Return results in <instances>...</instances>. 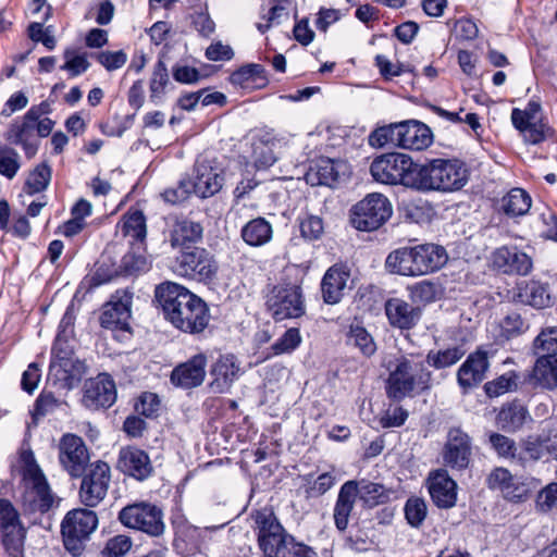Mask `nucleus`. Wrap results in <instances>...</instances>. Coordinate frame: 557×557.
Segmentation results:
<instances>
[{
	"instance_id": "4c0bfd02",
	"label": "nucleus",
	"mask_w": 557,
	"mask_h": 557,
	"mask_svg": "<svg viewBox=\"0 0 557 557\" xmlns=\"http://www.w3.org/2000/svg\"><path fill=\"white\" fill-rule=\"evenodd\" d=\"M0 542L10 557H23L26 528L21 524L10 529H0Z\"/></svg>"
},
{
	"instance_id": "6e6d98bb",
	"label": "nucleus",
	"mask_w": 557,
	"mask_h": 557,
	"mask_svg": "<svg viewBox=\"0 0 557 557\" xmlns=\"http://www.w3.org/2000/svg\"><path fill=\"white\" fill-rule=\"evenodd\" d=\"M301 344V335L297 327H290L272 344L271 350L273 355L290 354Z\"/></svg>"
},
{
	"instance_id": "e2e57ef3",
	"label": "nucleus",
	"mask_w": 557,
	"mask_h": 557,
	"mask_svg": "<svg viewBox=\"0 0 557 557\" xmlns=\"http://www.w3.org/2000/svg\"><path fill=\"white\" fill-rule=\"evenodd\" d=\"M161 401L157 394L145 392L143 393L135 404V411L139 416L146 418H157L160 410Z\"/></svg>"
},
{
	"instance_id": "5701e85b",
	"label": "nucleus",
	"mask_w": 557,
	"mask_h": 557,
	"mask_svg": "<svg viewBox=\"0 0 557 557\" xmlns=\"http://www.w3.org/2000/svg\"><path fill=\"white\" fill-rule=\"evenodd\" d=\"M350 280V269L343 263H335L324 273L321 281L322 299L327 305H336L342 301Z\"/></svg>"
},
{
	"instance_id": "052dcab7",
	"label": "nucleus",
	"mask_w": 557,
	"mask_h": 557,
	"mask_svg": "<svg viewBox=\"0 0 557 557\" xmlns=\"http://www.w3.org/2000/svg\"><path fill=\"white\" fill-rule=\"evenodd\" d=\"M193 193V184L190 178H182L174 187L166 188L162 194L165 202L178 205L188 199Z\"/></svg>"
},
{
	"instance_id": "9d476101",
	"label": "nucleus",
	"mask_w": 557,
	"mask_h": 557,
	"mask_svg": "<svg viewBox=\"0 0 557 557\" xmlns=\"http://www.w3.org/2000/svg\"><path fill=\"white\" fill-rule=\"evenodd\" d=\"M265 305L276 322L297 319L306 312L305 298L299 284L283 283L273 286Z\"/></svg>"
},
{
	"instance_id": "c03bdc74",
	"label": "nucleus",
	"mask_w": 557,
	"mask_h": 557,
	"mask_svg": "<svg viewBox=\"0 0 557 557\" xmlns=\"http://www.w3.org/2000/svg\"><path fill=\"white\" fill-rule=\"evenodd\" d=\"M463 355L465 351L455 346L444 350H430L425 360L434 369H444L457 363Z\"/></svg>"
},
{
	"instance_id": "13d9d810",
	"label": "nucleus",
	"mask_w": 557,
	"mask_h": 557,
	"mask_svg": "<svg viewBox=\"0 0 557 557\" xmlns=\"http://www.w3.org/2000/svg\"><path fill=\"white\" fill-rule=\"evenodd\" d=\"M20 168V156L16 150L8 146H0V174L12 180Z\"/></svg>"
},
{
	"instance_id": "ddd939ff",
	"label": "nucleus",
	"mask_w": 557,
	"mask_h": 557,
	"mask_svg": "<svg viewBox=\"0 0 557 557\" xmlns=\"http://www.w3.org/2000/svg\"><path fill=\"white\" fill-rule=\"evenodd\" d=\"M542 107L540 101L531 99L525 109L513 108L511 122L528 145H539L549 138L554 131L543 119H537Z\"/></svg>"
},
{
	"instance_id": "0eeeda50",
	"label": "nucleus",
	"mask_w": 557,
	"mask_h": 557,
	"mask_svg": "<svg viewBox=\"0 0 557 557\" xmlns=\"http://www.w3.org/2000/svg\"><path fill=\"white\" fill-rule=\"evenodd\" d=\"M98 524V515L91 508L77 507L69 510L60 523L64 549L72 557H82Z\"/></svg>"
},
{
	"instance_id": "2f4dec72",
	"label": "nucleus",
	"mask_w": 557,
	"mask_h": 557,
	"mask_svg": "<svg viewBox=\"0 0 557 557\" xmlns=\"http://www.w3.org/2000/svg\"><path fill=\"white\" fill-rule=\"evenodd\" d=\"M496 420L503 431L516 433L520 431L528 421H532V418L527 406L520 400L515 399L502 406Z\"/></svg>"
},
{
	"instance_id": "9b49d317",
	"label": "nucleus",
	"mask_w": 557,
	"mask_h": 557,
	"mask_svg": "<svg viewBox=\"0 0 557 557\" xmlns=\"http://www.w3.org/2000/svg\"><path fill=\"white\" fill-rule=\"evenodd\" d=\"M57 499L58 497L46 476L23 481L20 507L24 517L37 518L48 513L53 507L58 506L59 502Z\"/></svg>"
},
{
	"instance_id": "bf43d9fd",
	"label": "nucleus",
	"mask_w": 557,
	"mask_h": 557,
	"mask_svg": "<svg viewBox=\"0 0 557 557\" xmlns=\"http://www.w3.org/2000/svg\"><path fill=\"white\" fill-rule=\"evenodd\" d=\"M133 542L129 536L117 534L110 537L101 550V557H124L132 548Z\"/></svg>"
},
{
	"instance_id": "72a5a7b5",
	"label": "nucleus",
	"mask_w": 557,
	"mask_h": 557,
	"mask_svg": "<svg viewBox=\"0 0 557 557\" xmlns=\"http://www.w3.org/2000/svg\"><path fill=\"white\" fill-rule=\"evenodd\" d=\"M243 240L250 247H261L273 237L272 224L262 216L248 221L240 230Z\"/></svg>"
},
{
	"instance_id": "c756f323",
	"label": "nucleus",
	"mask_w": 557,
	"mask_h": 557,
	"mask_svg": "<svg viewBox=\"0 0 557 557\" xmlns=\"http://www.w3.org/2000/svg\"><path fill=\"white\" fill-rule=\"evenodd\" d=\"M345 168V163L341 160L320 158L310 165L305 180L311 186L324 185L333 187L338 182L339 175Z\"/></svg>"
},
{
	"instance_id": "37998d69",
	"label": "nucleus",
	"mask_w": 557,
	"mask_h": 557,
	"mask_svg": "<svg viewBox=\"0 0 557 557\" xmlns=\"http://www.w3.org/2000/svg\"><path fill=\"white\" fill-rule=\"evenodd\" d=\"M401 125L403 122H399L377 127L370 134L369 144L373 147L392 145L400 148V133H403V129L400 128Z\"/></svg>"
},
{
	"instance_id": "864d4df0",
	"label": "nucleus",
	"mask_w": 557,
	"mask_h": 557,
	"mask_svg": "<svg viewBox=\"0 0 557 557\" xmlns=\"http://www.w3.org/2000/svg\"><path fill=\"white\" fill-rule=\"evenodd\" d=\"M348 339L359 348L366 357H371L376 351V345L371 334L363 326H351Z\"/></svg>"
},
{
	"instance_id": "6e6552de",
	"label": "nucleus",
	"mask_w": 557,
	"mask_h": 557,
	"mask_svg": "<svg viewBox=\"0 0 557 557\" xmlns=\"http://www.w3.org/2000/svg\"><path fill=\"white\" fill-rule=\"evenodd\" d=\"M419 164L405 153L389 152L376 157L370 166L374 181L387 185H404L416 190Z\"/></svg>"
},
{
	"instance_id": "338daca9",
	"label": "nucleus",
	"mask_w": 557,
	"mask_h": 557,
	"mask_svg": "<svg viewBox=\"0 0 557 557\" xmlns=\"http://www.w3.org/2000/svg\"><path fill=\"white\" fill-rule=\"evenodd\" d=\"M486 483L490 488L500 490L505 494L513 484V475L508 469L497 467L488 474Z\"/></svg>"
},
{
	"instance_id": "473e14b6",
	"label": "nucleus",
	"mask_w": 557,
	"mask_h": 557,
	"mask_svg": "<svg viewBox=\"0 0 557 557\" xmlns=\"http://www.w3.org/2000/svg\"><path fill=\"white\" fill-rule=\"evenodd\" d=\"M203 228L200 223L188 219L176 220L170 233V243L173 248L183 250L193 248L191 245L202 238Z\"/></svg>"
},
{
	"instance_id": "7c9ffc66",
	"label": "nucleus",
	"mask_w": 557,
	"mask_h": 557,
	"mask_svg": "<svg viewBox=\"0 0 557 557\" xmlns=\"http://www.w3.org/2000/svg\"><path fill=\"white\" fill-rule=\"evenodd\" d=\"M400 148L409 150H423L433 141L431 128L422 122L416 120L403 121L400 126Z\"/></svg>"
},
{
	"instance_id": "b1692460",
	"label": "nucleus",
	"mask_w": 557,
	"mask_h": 557,
	"mask_svg": "<svg viewBox=\"0 0 557 557\" xmlns=\"http://www.w3.org/2000/svg\"><path fill=\"white\" fill-rule=\"evenodd\" d=\"M428 488L434 505L442 509H449L457 502V483L448 475L445 469H438L429 474Z\"/></svg>"
},
{
	"instance_id": "680f3d73",
	"label": "nucleus",
	"mask_w": 557,
	"mask_h": 557,
	"mask_svg": "<svg viewBox=\"0 0 557 557\" xmlns=\"http://www.w3.org/2000/svg\"><path fill=\"white\" fill-rule=\"evenodd\" d=\"M299 228L301 236L306 240H318L324 233V223L322 218L313 214H308L300 220Z\"/></svg>"
},
{
	"instance_id": "7ed1b4c3",
	"label": "nucleus",
	"mask_w": 557,
	"mask_h": 557,
	"mask_svg": "<svg viewBox=\"0 0 557 557\" xmlns=\"http://www.w3.org/2000/svg\"><path fill=\"white\" fill-rule=\"evenodd\" d=\"M432 387V372L423 361H414L405 356L396 358L389 367L385 380L386 397L393 403H401L406 398H413Z\"/></svg>"
},
{
	"instance_id": "4468645a",
	"label": "nucleus",
	"mask_w": 557,
	"mask_h": 557,
	"mask_svg": "<svg viewBox=\"0 0 557 557\" xmlns=\"http://www.w3.org/2000/svg\"><path fill=\"white\" fill-rule=\"evenodd\" d=\"M78 498L81 504L95 508L107 497L111 481V471L107 462L98 460L86 469L81 476Z\"/></svg>"
},
{
	"instance_id": "a211bd4d",
	"label": "nucleus",
	"mask_w": 557,
	"mask_h": 557,
	"mask_svg": "<svg viewBox=\"0 0 557 557\" xmlns=\"http://www.w3.org/2000/svg\"><path fill=\"white\" fill-rule=\"evenodd\" d=\"M521 445L533 461H557V420L547 422L537 434L523 440Z\"/></svg>"
},
{
	"instance_id": "39448f33",
	"label": "nucleus",
	"mask_w": 557,
	"mask_h": 557,
	"mask_svg": "<svg viewBox=\"0 0 557 557\" xmlns=\"http://www.w3.org/2000/svg\"><path fill=\"white\" fill-rule=\"evenodd\" d=\"M469 180V172L459 159H432L419 164L416 190L451 193L461 189Z\"/></svg>"
},
{
	"instance_id": "aec40b11",
	"label": "nucleus",
	"mask_w": 557,
	"mask_h": 557,
	"mask_svg": "<svg viewBox=\"0 0 557 557\" xmlns=\"http://www.w3.org/2000/svg\"><path fill=\"white\" fill-rule=\"evenodd\" d=\"M472 454V440L461 428H450L442 457L447 467L463 470L469 466Z\"/></svg>"
},
{
	"instance_id": "bb28decb",
	"label": "nucleus",
	"mask_w": 557,
	"mask_h": 557,
	"mask_svg": "<svg viewBox=\"0 0 557 557\" xmlns=\"http://www.w3.org/2000/svg\"><path fill=\"white\" fill-rule=\"evenodd\" d=\"M490 362L487 352L481 349L471 352L457 371V382L463 389L479 385L486 376Z\"/></svg>"
},
{
	"instance_id": "f704fd0d",
	"label": "nucleus",
	"mask_w": 557,
	"mask_h": 557,
	"mask_svg": "<svg viewBox=\"0 0 557 557\" xmlns=\"http://www.w3.org/2000/svg\"><path fill=\"white\" fill-rule=\"evenodd\" d=\"M531 203V196L524 189L516 187L500 199L498 210L508 218H518L529 212Z\"/></svg>"
},
{
	"instance_id": "a18cd8bd",
	"label": "nucleus",
	"mask_w": 557,
	"mask_h": 557,
	"mask_svg": "<svg viewBox=\"0 0 557 557\" xmlns=\"http://www.w3.org/2000/svg\"><path fill=\"white\" fill-rule=\"evenodd\" d=\"M522 295L530 306L537 309L549 307L552 304L547 284L532 281L525 285Z\"/></svg>"
},
{
	"instance_id": "423d86ee",
	"label": "nucleus",
	"mask_w": 557,
	"mask_h": 557,
	"mask_svg": "<svg viewBox=\"0 0 557 557\" xmlns=\"http://www.w3.org/2000/svg\"><path fill=\"white\" fill-rule=\"evenodd\" d=\"M357 498L364 507L373 508L388 500V494L383 484L366 479L346 481L339 488L334 505L333 518L336 529L344 532L348 528L349 517Z\"/></svg>"
},
{
	"instance_id": "603ef678",
	"label": "nucleus",
	"mask_w": 557,
	"mask_h": 557,
	"mask_svg": "<svg viewBox=\"0 0 557 557\" xmlns=\"http://www.w3.org/2000/svg\"><path fill=\"white\" fill-rule=\"evenodd\" d=\"M119 276H121L120 265H116L110 257L102 256L97 263L95 273L91 276L90 285L92 287H97L109 283Z\"/></svg>"
},
{
	"instance_id": "5fc2aeb1",
	"label": "nucleus",
	"mask_w": 557,
	"mask_h": 557,
	"mask_svg": "<svg viewBox=\"0 0 557 557\" xmlns=\"http://www.w3.org/2000/svg\"><path fill=\"white\" fill-rule=\"evenodd\" d=\"M304 480L308 484L306 487L307 497H319L325 494L335 484V476L331 472H324L313 480L312 474H307Z\"/></svg>"
},
{
	"instance_id": "f8f14e48",
	"label": "nucleus",
	"mask_w": 557,
	"mask_h": 557,
	"mask_svg": "<svg viewBox=\"0 0 557 557\" xmlns=\"http://www.w3.org/2000/svg\"><path fill=\"white\" fill-rule=\"evenodd\" d=\"M120 522L129 529L160 536L164 532L163 512L150 503L140 502L125 506L119 512Z\"/></svg>"
},
{
	"instance_id": "c9c22d12",
	"label": "nucleus",
	"mask_w": 557,
	"mask_h": 557,
	"mask_svg": "<svg viewBox=\"0 0 557 557\" xmlns=\"http://www.w3.org/2000/svg\"><path fill=\"white\" fill-rule=\"evenodd\" d=\"M531 379L541 387L548 389L557 387V356H540L534 364Z\"/></svg>"
},
{
	"instance_id": "a19ab883",
	"label": "nucleus",
	"mask_w": 557,
	"mask_h": 557,
	"mask_svg": "<svg viewBox=\"0 0 557 557\" xmlns=\"http://www.w3.org/2000/svg\"><path fill=\"white\" fill-rule=\"evenodd\" d=\"M51 176L52 170L47 162L38 164L33 171H30L27 180L25 181L24 191L29 196H34L46 190L50 184Z\"/></svg>"
},
{
	"instance_id": "49530a36",
	"label": "nucleus",
	"mask_w": 557,
	"mask_h": 557,
	"mask_svg": "<svg viewBox=\"0 0 557 557\" xmlns=\"http://www.w3.org/2000/svg\"><path fill=\"white\" fill-rule=\"evenodd\" d=\"M404 512L407 523L412 528L419 529L428 515L426 503L421 497H409L405 503Z\"/></svg>"
},
{
	"instance_id": "1a4fd4ad",
	"label": "nucleus",
	"mask_w": 557,
	"mask_h": 557,
	"mask_svg": "<svg viewBox=\"0 0 557 557\" xmlns=\"http://www.w3.org/2000/svg\"><path fill=\"white\" fill-rule=\"evenodd\" d=\"M393 207L383 194H368L350 210L351 225L362 232H372L380 228L391 218Z\"/></svg>"
},
{
	"instance_id": "dca6fc26",
	"label": "nucleus",
	"mask_w": 557,
	"mask_h": 557,
	"mask_svg": "<svg viewBox=\"0 0 557 557\" xmlns=\"http://www.w3.org/2000/svg\"><path fill=\"white\" fill-rule=\"evenodd\" d=\"M176 269L181 275L207 283L215 278L218 264L206 249L194 246L176 257Z\"/></svg>"
},
{
	"instance_id": "2eb2a0df",
	"label": "nucleus",
	"mask_w": 557,
	"mask_h": 557,
	"mask_svg": "<svg viewBox=\"0 0 557 557\" xmlns=\"http://www.w3.org/2000/svg\"><path fill=\"white\" fill-rule=\"evenodd\" d=\"M58 459L62 469L72 478L79 479L89 468V450L84 440L73 433H65L58 444Z\"/></svg>"
},
{
	"instance_id": "69168bd1",
	"label": "nucleus",
	"mask_w": 557,
	"mask_h": 557,
	"mask_svg": "<svg viewBox=\"0 0 557 557\" xmlns=\"http://www.w3.org/2000/svg\"><path fill=\"white\" fill-rule=\"evenodd\" d=\"M60 406L59 399L55 398L52 392L42 391L35 400L32 416L34 420H38L52 412Z\"/></svg>"
},
{
	"instance_id": "3c124183",
	"label": "nucleus",
	"mask_w": 557,
	"mask_h": 557,
	"mask_svg": "<svg viewBox=\"0 0 557 557\" xmlns=\"http://www.w3.org/2000/svg\"><path fill=\"white\" fill-rule=\"evenodd\" d=\"M488 444L499 458L512 460L517 456V443L509 436L492 432L488 435Z\"/></svg>"
},
{
	"instance_id": "8fccbe9b",
	"label": "nucleus",
	"mask_w": 557,
	"mask_h": 557,
	"mask_svg": "<svg viewBox=\"0 0 557 557\" xmlns=\"http://www.w3.org/2000/svg\"><path fill=\"white\" fill-rule=\"evenodd\" d=\"M533 350L537 356H557V326L543 330L533 342Z\"/></svg>"
},
{
	"instance_id": "4d7b16f0",
	"label": "nucleus",
	"mask_w": 557,
	"mask_h": 557,
	"mask_svg": "<svg viewBox=\"0 0 557 557\" xmlns=\"http://www.w3.org/2000/svg\"><path fill=\"white\" fill-rule=\"evenodd\" d=\"M517 388V375L513 372L505 373L497 379L485 383L484 391L488 397H498Z\"/></svg>"
},
{
	"instance_id": "0e129e2a",
	"label": "nucleus",
	"mask_w": 557,
	"mask_h": 557,
	"mask_svg": "<svg viewBox=\"0 0 557 557\" xmlns=\"http://www.w3.org/2000/svg\"><path fill=\"white\" fill-rule=\"evenodd\" d=\"M503 333L508 337L517 336L529 329L525 318L518 311H510L502 321Z\"/></svg>"
},
{
	"instance_id": "c85d7f7f",
	"label": "nucleus",
	"mask_w": 557,
	"mask_h": 557,
	"mask_svg": "<svg viewBox=\"0 0 557 557\" xmlns=\"http://www.w3.org/2000/svg\"><path fill=\"white\" fill-rule=\"evenodd\" d=\"M117 467L138 481L149 478L153 470L148 454L136 447H126L120 451Z\"/></svg>"
},
{
	"instance_id": "774afa93",
	"label": "nucleus",
	"mask_w": 557,
	"mask_h": 557,
	"mask_svg": "<svg viewBox=\"0 0 557 557\" xmlns=\"http://www.w3.org/2000/svg\"><path fill=\"white\" fill-rule=\"evenodd\" d=\"M23 524L18 510L11 500L0 498V529H10Z\"/></svg>"
},
{
	"instance_id": "79ce46f5",
	"label": "nucleus",
	"mask_w": 557,
	"mask_h": 557,
	"mask_svg": "<svg viewBox=\"0 0 557 557\" xmlns=\"http://www.w3.org/2000/svg\"><path fill=\"white\" fill-rule=\"evenodd\" d=\"M170 85L168 67L162 60H158L149 84L151 102L159 104Z\"/></svg>"
},
{
	"instance_id": "ea45409f",
	"label": "nucleus",
	"mask_w": 557,
	"mask_h": 557,
	"mask_svg": "<svg viewBox=\"0 0 557 557\" xmlns=\"http://www.w3.org/2000/svg\"><path fill=\"white\" fill-rule=\"evenodd\" d=\"M122 233L138 243H144L147 236L146 216L141 210H129L123 216Z\"/></svg>"
},
{
	"instance_id": "e433bc0d",
	"label": "nucleus",
	"mask_w": 557,
	"mask_h": 557,
	"mask_svg": "<svg viewBox=\"0 0 557 557\" xmlns=\"http://www.w3.org/2000/svg\"><path fill=\"white\" fill-rule=\"evenodd\" d=\"M223 182L224 177L212 168L198 170L195 180H191L193 193L200 198L211 197L222 188Z\"/></svg>"
},
{
	"instance_id": "20e7f679",
	"label": "nucleus",
	"mask_w": 557,
	"mask_h": 557,
	"mask_svg": "<svg viewBox=\"0 0 557 557\" xmlns=\"http://www.w3.org/2000/svg\"><path fill=\"white\" fill-rule=\"evenodd\" d=\"M448 260L443 246L420 244L392 251L385 261L391 273L404 276H420L440 270Z\"/></svg>"
},
{
	"instance_id": "f3484780",
	"label": "nucleus",
	"mask_w": 557,
	"mask_h": 557,
	"mask_svg": "<svg viewBox=\"0 0 557 557\" xmlns=\"http://www.w3.org/2000/svg\"><path fill=\"white\" fill-rule=\"evenodd\" d=\"M133 293L128 289L116 290L110 300L102 307L99 318L103 329L113 332H132L129 320L132 318Z\"/></svg>"
},
{
	"instance_id": "f03ea898",
	"label": "nucleus",
	"mask_w": 557,
	"mask_h": 557,
	"mask_svg": "<svg viewBox=\"0 0 557 557\" xmlns=\"http://www.w3.org/2000/svg\"><path fill=\"white\" fill-rule=\"evenodd\" d=\"M258 545L264 557H317L315 550L289 534L271 510L257 511Z\"/></svg>"
},
{
	"instance_id": "6ab92c4d",
	"label": "nucleus",
	"mask_w": 557,
	"mask_h": 557,
	"mask_svg": "<svg viewBox=\"0 0 557 557\" xmlns=\"http://www.w3.org/2000/svg\"><path fill=\"white\" fill-rule=\"evenodd\" d=\"M116 400V386L108 373H99L84 384L83 405L91 410L108 409Z\"/></svg>"
},
{
	"instance_id": "4be33fe9",
	"label": "nucleus",
	"mask_w": 557,
	"mask_h": 557,
	"mask_svg": "<svg viewBox=\"0 0 557 557\" xmlns=\"http://www.w3.org/2000/svg\"><path fill=\"white\" fill-rule=\"evenodd\" d=\"M207 356L197 354L187 361L177 364L171 372L170 382L182 389L200 386L206 377Z\"/></svg>"
},
{
	"instance_id": "a878e982",
	"label": "nucleus",
	"mask_w": 557,
	"mask_h": 557,
	"mask_svg": "<svg viewBox=\"0 0 557 557\" xmlns=\"http://www.w3.org/2000/svg\"><path fill=\"white\" fill-rule=\"evenodd\" d=\"M36 120L29 119L26 112L21 119H15L9 125L4 138L13 145L21 146L27 159L36 156L39 141L32 140L33 132L36 129Z\"/></svg>"
},
{
	"instance_id": "de8ad7c7",
	"label": "nucleus",
	"mask_w": 557,
	"mask_h": 557,
	"mask_svg": "<svg viewBox=\"0 0 557 557\" xmlns=\"http://www.w3.org/2000/svg\"><path fill=\"white\" fill-rule=\"evenodd\" d=\"M409 297L413 305H426L436 300L437 285L431 281H420L408 286Z\"/></svg>"
},
{
	"instance_id": "f257e3e1",
	"label": "nucleus",
	"mask_w": 557,
	"mask_h": 557,
	"mask_svg": "<svg viewBox=\"0 0 557 557\" xmlns=\"http://www.w3.org/2000/svg\"><path fill=\"white\" fill-rule=\"evenodd\" d=\"M154 299L164 318L177 330L198 335L209 326L211 314L207 302L185 286L174 282L157 285Z\"/></svg>"
},
{
	"instance_id": "58836bf2",
	"label": "nucleus",
	"mask_w": 557,
	"mask_h": 557,
	"mask_svg": "<svg viewBox=\"0 0 557 557\" xmlns=\"http://www.w3.org/2000/svg\"><path fill=\"white\" fill-rule=\"evenodd\" d=\"M230 82L240 87H245L249 82H260L261 86H265L268 84V77L263 65L249 63L234 71L230 76Z\"/></svg>"
},
{
	"instance_id": "393cba45",
	"label": "nucleus",
	"mask_w": 557,
	"mask_h": 557,
	"mask_svg": "<svg viewBox=\"0 0 557 557\" xmlns=\"http://www.w3.org/2000/svg\"><path fill=\"white\" fill-rule=\"evenodd\" d=\"M384 308L389 324L399 330L413 329L422 315L420 306L409 304L397 297L387 299Z\"/></svg>"
},
{
	"instance_id": "412c9836",
	"label": "nucleus",
	"mask_w": 557,
	"mask_h": 557,
	"mask_svg": "<svg viewBox=\"0 0 557 557\" xmlns=\"http://www.w3.org/2000/svg\"><path fill=\"white\" fill-rule=\"evenodd\" d=\"M493 267L507 275L525 276L533 269L532 258L517 246H502L492 253Z\"/></svg>"
},
{
	"instance_id": "cd10ccee",
	"label": "nucleus",
	"mask_w": 557,
	"mask_h": 557,
	"mask_svg": "<svg viewBox=\"0 0 557 557\" xmlns=\"http://www.w3.org/2000/svg\"><path fill=\"white\" fill-rule=\"evenodd\" d=\"M239 372V362L233 354L220 356L210 370V374L213 377L210 383L211 389L219 394L228 392L238 379Z\"/></svg>"
},
{
	"instance_id": "09e8293b",
	"label": "nucleus",
	"mask_w": 557,
	"mask_h": 557,
	"mask_svg": "<svg viewBox=\"0 0 557 557\" xmlns=\"http://www.w3.org/2000/svg\"><path fill=\"white\" fill-rule=\"evenodd\" d=\"M121 276H133L146 272L149 263L145 255L131 250L126 252L120 262Z\"/></svg>"
}]
</instances>
